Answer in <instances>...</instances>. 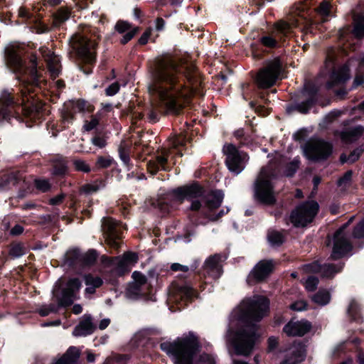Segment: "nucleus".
Returning <instances> with one entry per match:
<instances>
[{
	"label": "nucleus",
	"mask_w": 364,
	"mask_h": 364,
	"mask_svg": "<svg viewBox=\"0 0 364 364\" xmlns=\"http://www.w3.org/2000/svg\"><path fill=\"white\" fill-rule=\"evenodd\" d=\"M184 80L176 64L168 57L158 60L148 90L168 113L178 114L194 93L196 82L188 76Z\"/></svg>",
	"instance_id": "1"
},
{
	"label": "nucleus",
	"mask_w": 364,
	"mask_h": 364,
	"mask_svg": "<svg viewBox=\"0 0 364 364\" xmlns=\"http://www.w3.org/2000/svg\"><path fill=\"white\" fill-rule=\"evenodd\" d=\"M23 51L18 44H9L5 48V60L8 68L16 75V79L21 82V105H26L30 100H33L34 95H29L31 89L27 84L38 85L41 82L40 75L37 70V58L32 55L31 58V67L28 70L23 65L21 58ZM18 104L14 102L11 95L7 90H4L0 95V121L6 120L10 116L9 107ZM20 105V103H18Z\"/></svg>",
	"instance_id": "2"
},
{
	"label": "nucleus",
	"mask_w": 364,
	"mask_h": 364,
	"mask_svg": "<svg viewBox=\"0 0 364 364\" xmlns=\"http://www.w3.org/2000/svg\"><path fill=\"white\" fill-rule=\"evenodd\" d=\"M160 346L174 364H197L196 353L200 345L193 333L177 338L173 342H164Z\"/></svg>",
	"instance_id": "3"
},
{
	"label": "nucleus",
	"mask_w": 364,
	"mask_h": 364,
	"mask_svg": "<svg viewBox=\"0 0 364 364\" xmlns=\"http://www.w3.org/2000/svg\"><path fill=\"white\" fill-rule=\"evenodd\" d=\"M81 287L79 279L73 278L68 281L65 287L60 291V287L55 284L53 289V296L58 305L54 304L42 305L38 312L41 316H46L50 313L58 311V307H65L71 305L77 299L76 294Z\"/></svg>",
	"instance_id": "4"
},
{
	"label": "nucleus",
	"mask_w": 364,
	"mask_h": 364,
	"mask_svg": "<svg viewBox=\"0 0 364 364\" xmlns=\"http://www.w3.org/2000/svg\"><path fill=\"white\" fill-rule=\"evenodd\" d=\"M269 308V301L266 297L255 295L242 300L233 314L239 321H259L267 314Z\"/></svg>",
	"instance_id": "5"
},
{
	"label": "nucleus",
	"mask_w": 364,
	"mask_h": 364,
	"mask_svg": "<svg viewBox=\"0 0 364 364\" xmlns=\"http://www.w3.org/2000/svg\"><path fill=\"white\" fill-rule=\"evenodd\" d=\"M274 174L269 167L262 168L254 184V196L257 200L272 205L276 202V193L272 183Z\"/></svg>",
	"instance_id": "6"
},
{
	"label": "nucleus",
	"mask_w": 364,
	"mask_h": 364,
	"mask_svg": "<svg viewBox=\"0 0 364 364\" xmlns=\"http://www.w3.org/2000/svg\"><path fill=\"white\" fill-rule=\"evenodd\" d=\"M228 337L236 354L247 356L251 353L257 338L256 327L254 325H247L245 329L236 333L233 338L229 332Z\"/></svg>",
	"instance_id": "7"
},
{
	"label": "nucleus",
	"mask_w": 364,
	"mask_h": 364,
	"mask_svg": "<svg viewBox=\"0 0 364 364\" xmlns=\"http://www.w3.org/2000/svg\"><path fill=\"white\" fill-rule=\"evenodd\" d=\"M318 204L314 200L301 204L291 214V223L295 227L306 226L313 221L318 213Z\"/></svg>",
	"instance_id": "8"
},
{
	"label": "nucleus",
	"mask_w": 364,
	"mask_h": 364,
	"mask_svg": "<svg viewBox=\"0 0 364 364\" xmlns=\"http://www.w3.org/2000/svg\"><path fill=\"white\" fill-rule=\"evenodd\" d=\"M223 151L226 156L225 164L229 171L235 174L241 173L249 159L248 156L231 144L225 145Z\"/></svg>",
	"instance_id": "9"
},
{
	"label": "nucleus",
	"mask_w": 364,
	"mask_h": 364,
	"mask_svg": "<svg viewBox=\"0 0 364 364\" xmlns=\"http://www.w3.org/2000/svg\"><path fill=\"white\" fill-rule=\"evenodd\" d=\"M304 153L310 160H323L331 154L332 145L321 139H312L304 146Z\"/></svg>",
	"instance_id": "10"
},
{
	"label": "nucleus",
	"mask_w": 364,
	"mask_h": 364,
	"mask_svg": "<svg viewBox=\"0 0 364 364\" xmlns=\"http://www.w3.org/2000/svg\"><path fill=\"white\" fill-rule=\"evenodd\" d=\"M282 67L279 60L275 59L259 70L257 75V83L259 87L267 88L278 80Z\"/></svg>",
	"instance_id": "11"
},
{
	"label": "nucleus",
	"mask_w": 364,
	"mask_h": 364,
	"mask_svg": "<svg viewBox=\"0 0 364 364\" xmlns=\"http://www.w3.org/2000/svg\"><path fill=\"white\" fill-rule=\"evenodd\" d=\"M70 46L77 53L78 56L87 63H92L95 60L93 50L95 44L80 34L73 35L70 40Z\"/></svg>",
	"instance_id": "12"
},
{
	"label": "nucleus",
	"mask_w": 364,
	"mask_h": 364,
	"mask_svg": "<svg viewBox=\"0 0 364 364\" xmlns=\"http://www.w3.org/2000/svg\"><path fill=\"white\" fill-rule=\"evenodd\" d=\"M176 193L180 200H188L191 202V209L192 210H198L200 208L201 200L200 199L203 197L204 191L198 184L193 183L178 188L176 191Z\"/></svg>",
	"instance_id": "13"
},
{
	"label": "nucleus",
	"mask_w": 364,
	"mask_h": 364,
	"mask_svg": "<svg viewBox=\"0 0 364 364\" xmlns=\"http://www.w3.org/2000/svg\"><path fill=\"white\" fill-rule=\"evenodd\" d=\"M102 229L107 243L114 248H117L119 247L117 240L122 235V225L112 218H107L102 220Z\"/></svg>",
	"instance_id": "14"
},
{
	"label": "nucleus",
	"mask_w": 364,
	"mask_h": 364,
	"mask_svg": "<svg viewBox=\"0 0 364 364\" xmlns=\"http://www.w3.org/2000/svg\"><path fill=\"white\" fill-rule=\"evenodd\" d=\"M353 218L340 228L334 235V245L331 254V257L334 259H339L343 257L351 250V245L348 242L346 235L343 232V230L347 227L349 223L351 222Z\"/></svg>",
	"instance_id": "15"
},
{
	"label": "nucleus",
	"mask_w": 364,
	"mask_h": 364,
	"mask_svg": "<svg viewBox=\"0 0 364 364\" xmlns=\"http://www.w3.org/2000/svg\"><path fill=\"white\" fill-rule=\"evenodd\" d=\"M65 110L62 113L64 122L70 123L74 119L73 112H92L93 107L83 100H77L65 104Z\"/></svg>",
	"instance_id": "16"
},
{
	"label": "nucleus",
	"mask_w": 364,
	"mask_h": 364,
	"mask_svg": "<svg viewBox=\"0 0 364 364\" xmlns=\"http://www.w3.org/2000/svg\"><path fill=\"white\" fill-rule=\"evenodd\" d=\"M311 324L306 320L290 321L284 327V332L289 336H302L310 331Z\"/></svg>",
	"instance_id": "17"
},
{
	"label": "nucleus",
	"mask_w": 364,
	"mask_h": 364,
	"mask_svg": "<svg viewBox=\"0 0 364 364\" xmlns=\"http://www.w3.org/2000/svg\"><path fill=\"white\" fill-rule=\"evenodd\" d=\"M273 267L274 264L272 260L259 262L250 273L248 280L254 279L256 282H260L264 279L272 272Z\"/></svg>",
	"instance_id": "18"
},
{
	"label": "nucleus",
	"mask_w": 364,
	"mask_h": 364,
	"mask_svg": "<svg viewBox=\"0 0 364 364\" xmlns=\"http://www.w3.org/2000/svg\"><path fill=\"white\" fill-rule=\"evenodd\" d=\"M39 51L47 63V66L50 76L53 78L58 77L60 73V65L59 58L47 48L41 47Z\"/></svg>",
	"instance_id": "19"
},
{
	"label": "nucleus",
	"mask_w": 364,
	"mask_h": 364,
	"mask_svg": "<svg viewBox=\"0 0 364 364\" xmlns=\"http://www.w3.org/2000/svg\"><path fill=\"white\" fill-rule=\"evenodd\" d=\"M350 78L349 68L343 65L337 69H333L328 81L326 83L328 89H333L345 83Z\"/></svg>",
	"instance_id": "20"
},
{
	"label": "nucleus",
	"mask_w": 364,
	"mask_h": 364,
	"mask_svg": "<svg viewBox=\"0 0 364 364\" xmlns=\"http://www.w3.org/2000/svg\"><path fill=\"white\" fill-rule=\"evenodd\" d=\"M343 268L342 265L324 264L321 266L318 262H313L304 267L306 272H319L323 277H331Z\"/></svg>",
	"instance_id": "21"
},
{
	"label": "nucleus",
	"mask_w": 364,
	"mask_h": 364,
	"mask_svg": "<svg viewBox=\"0 0 364 364\" xmlns=\"http://www.w3.org/2000/svg\"><path fill=\"white\" fill-rule=\"evenodd\" d=\"M222 257L220 255H214L206 259L204 263L205 272L214 279L218 278L223 272Z\"/></svg>",
	"instance_id": "22"
},
{
	"label": "nucleus",
	"mask_w": 364,
	"mask_h": 364,
	"mask_svg": "<svg viewBox=\"0 0 364 364\" xmlns=\"http://www.w3.org/2000/svg\"><path fill=\"white\" fill-rule=\"evenodd\" d=\"M94 329L91 317L87 316L75 328L73 334L75 336H85L91 334Z\"/></svg>",
	"instance_id": "23"
},
{
	"label": "nucleus",
	"mask_w": 364,
	"mask_h": 364,
	"mask_svg": "<svg viewBox=\"0 0 364 364\" xmlns=\"http://www.w3.org/2000/svg\"><path fill=\"white\" fill-rule=\"evenodd\" d=\"M80 356V350L76 347H70L66 353L53 364H77Z\"/></svg>",
	"instance_id": "24"
},
{
	"label": "nucleus",
	"mask_w": 364,
	"mask_h": 364,
	"mask_svg": "<svg viewBox=\"0 0 364 364\" xmlns=\"http://www.w3.org/2000/svg\"><path fill=\"white\" fill-rule=\"evenodd\" d=\"M167 160V152H164L163 153V155L156 156L154 161H150L147 164L148 171L151 174H155L159 170L160 168L164 171L167 170L166 167Z\"/></svg>",
	"instance_id": "25"
},
{
	"label": "nucleus",
	"mask_w": 364,
	"mask_h": 364,
	"mask_svg": "<svg viewBox=\"0 0 364 364\" xmlns=\"http://www.w3.org/2000/svg\"><path fill=\"white\" fill-rule=\"evenodd\" d=\"M84 280L86 285L85 292L88 294H94L95 289L100 287L103 283L102 279L100 277H94L91 274L85 275Z\"/></svg>",
	"instance_id": "26"
},
{
	"label": "nucleus",
	"mask_w": 364,
	"mask_h": 364,
	"mask_svg": "<svg viewBox=\"0 0 364 364\" xmlns=\"http://www.w3.org/2000/svg\"><path fill=\"white\" fill-rule=\"evenodd\" d=\"M364 133V127H356L341 132V137L345 142H353L357 140Z\"/></svg>",
	"instance_id": "27"
},
{
	"label": "nucleus",
	"mask_w": 364,
	"mask_h": 364,
	"mask_svg": "<svg viewBox=\"0 0 364 364\" xmlns=\"http://www.w3.org/2000/svg\"><path fill=\"white\" fill-rule=\"evenodd\" d=\"M224 194L220 191H215L211 192L207 197V206L210 209L218 208L223 201Z\"/></svg>",
	"instance_id": "28"
},
{
	"label": "nucleus",
	"mask_w": 364,
	"mask_h": 364,
	"mask_svg": "<svg viewBox=\"0 0 364 364\" xmlns=\"http://www.w3.org/2000/svg\"><path fill=\"white\" fill-rule=\"evenodd\" d=\"M291 351L294 353L293 363H289L286 361L284 362L282 364H295V363H300L304 360L306 354V348L304 345L301 343L294 345L292 348Z\"/></svg>",
	"instance_id": "29"
},
{
	"label": "nucleus",
	"mask_w": 364,
	"mask_h": 364,
	"mask_svg": "<svg viewBox=\"0 0 364 364\" xmlns=\"http://www.w3.org/2000/svg\"><path fill=\"white\" fill-rule=\"evenodd\" d=\"M105 184L102 181H95L86 183L81 188V191L85 194H93L105 187Z\"/></svg>",
	"instance_id": "30"
},
{
	"label": "nucleus",
	"mask_w": 364,
	"mask_h": 364,
	"mask_svg": "<svg viewBox=\"0 0 364 364\" xmlns=\"http://www.w3.org/2000/svg\"><path fill=\"white\" fill-rule=\"evenodd\" d=\"M311 299L314 303L320 306H324L329 303L331 296L328 291L321 290L314 294Z\"/></svg>",
	"instance_id": "31"
},
{
	"label": "nucleus",
	"mask_w": 364,
	"mask_h": 364,
	"mask_svg": "<svg viewBox=\"0 0 364 364\" xmlns=\"http://www.w3.org/2000/svg\"><path fill=\"white\" fill-rule=\"evenodd\" d=\"M267 240L271 245L279 246L284 242V236L279 232L270 230L267 235Z\"/></svg>",
	"instance_id": "32"
},
{
	"label": "nucleus",
	"mask_w": 364,
	"mask_h": 364,
	"mask_svg": "<svg viewBox=\"0 0 364 364\" xmlns=\"http://www.w3.org/2000/svg\"><path fill=\"white\" fill-rule=\"evenodd\" d=\"M141 294V287L131 283L126 291V296L129 299H136Z\"/></svg>",
	"instance_id": "33"
},
{
	"label": "nucleus",
	"mask_w": 364,
	"mask_h": 364,
	"mask_svg": "<svg viewBox=\"0 0 364 364\" xmlns=\"http://www.w3.org/2000/svg\"><path fill=\"white\" fill-rule=\"evenodd\" d=\"M361 152V149H357L354 150L353 152H351V154L348 156L345 154H342L340 159L341 161L343 164L346 162L353 163L354 161L358 159Z\"/></svg>",
	"instance_id": "34"
},
{
	"label": "nucleus",
	"mask_w": 364,
	"mask_h": 364,
	"mask_svg": "<svg viewBox=\"0 0 364 364\" xmlns=\"http://www.w3.org/2000/svg\"><path fill=\"white\" fill-rule=\"evenodd\" d=\"M113 264L117 265V272L119 274H122L124 272H128L129 270V265L127 262H125L124 259L122 258H115L112 260Z\"/></svg>",
	"instance_id": "35"
},
{
	"label": "nucleus",
	"mask_w": 364,
	"mask_h": 364,
	"mask_svg": "<svg viewBox=\"0 0 364 364\" xmlns=\"http://www.w3.org/2000/svg\"><path fill=\"white\" fill-rule=\"evenodd\" d=\"M70 17V12L68 9H60L55 15L56 23H60L65 21Z\"/></svg>",
	"instance_id": "36"
},
{
	"label": "nucleus",
	"mask_w": 364,
	"mask_h": 364,
	"mask_svg": "<svg viewBox=\"0 0 364 364\" xmlns=\"http://www.w3.org/2000/svg\"><path fill=\"white\" fill-rule=\"evenodd\" d=\"M132 278L134 279L132 284H136L137 286L140 287L146 283V276L139 272H134L132 273Z\"/></svg>",
	"instance_id": "37"
},
{
	"label": "nucleus",
	"mask_w": 364,
	"mask_h": 364,
	"mask_svg": "<svg viewBox=\"0 0 364 364\" xmlns=\"http://www.w3.org/2000/svg\"><path fill=\"white\" fill-rule=\"evenodd\" d=\"M113 162L112 158L108 156V157H104V156H100L98 157L96 164L98 168H105L109 167Z\"/></svg>",
	"instance_id": "38"
},
{
	"label": "nucleus",
	"mask_w": 364,
	"mask_h": 364,
	"mask_svg": "<svg viewBox=\"0 0 364 364\" xmlns=\"http://www.w3.org/2000/svg\"><path fill=\"white\" fill-rule=\"evenodd\" d=\"M318 284V279L315 277H309L305 282V288L309 291H314Z\"/></svg>",
	"instance_id": "39"
},
{
	"label": "nucleus",
	"mask_w": 364,
	"mask_h": 364,
	"mask_svg": "<svg viewBox=\"0 0 364 364\" xmlns=\"http://www.w3.org/2000/svg\"><path fill=\"white\" fill-rule=\"evenodd\" d=\"M73 164L75 166V168L77 171H80L85 173H87L90 171V168L87 164H86L85 161L82 160H75L73 161Z\"/></svg>",
	"instance_id": "40"
},
{
	"label": "nucleus",
	"mask_w": 364,
	"mask_h": 364,
	"mask_svg": "<svg viewBox=\"0 0 364 364\" xmlns=\"http://www.w3.org/2000/svg\"><path fill=\"white\" fill-rule=\"evenodd\" d=\"M353 34L358 38H362L364 36L363 21H358L355 23L353 28Z\"/></svg>",
	"instance_id": "41"
},
{
	"label": "nucleus",
	"mask_w": 364,
	"mask_h": 364,
	"mask_svg": "<svg viewBox=\"0 0 364 364\" xmlns=\"http://www.w3.org/2000/svg\"><path fill=\"white\" fill-rule=\"evenodd\" d=\"M198 363H200L202 364H215L214 358L211 355L205 353L200 355L199 358L196 357V363L198 364Z\"/></svg>",
	"instance_id": "42"
},
{
	"label": "nucleus",
	"mask_w": 364,
	"mask_h": 364,
	"mask_svg": "<svg viewBox=\"0 0 364 364\" xmlns=\"http://www.w3.org/2000/svg\"><path fill=\"white\" fill-rule=\"evenodd\" d=\"M275 29L277 33L286 35L290 30V26L287 22L280 21L275 25Z\"/></svg>",
	"instance_id": "43"
},
{
	"label": "nucleus",
	"mask_w": 364,
	"mask_h": 364,
	"mask_svg": "<svg viewBox=\"0 0 364 364\" xmlns=\"http://www.w3.org/2000/svg\"><path fill=\"white\" fill-rule=\"evenodd\" d=\"M299 161L297 160V159H294L292 162H291L286 171H285V175L287 176H291L297 170V168H299Z\"/></svg>",
	"instance_id": "44"
},
{
	"label": "nucleus",
	"mask_w": 364,
	"mask_h": 364,
	"mask_svg": "<svg viewBox=\"0 0 364 364\" xmlns=\"http://www.w3.org/2000/svg\"><path fill=\"white\" fill-rule=\"evenodd\" d=\"M353 235L356 238L364 237V219L355 228Z\"/></svg>",
	"instance_id": "45"
},
{
	"label": "nucleus",
	"mask_w": 364,
	"mask_h": 364,
	"mask_svg": "<svg viewBox=\"0 0 364 364\" xmlns=\"http://www.w3.org/2000/svg\"><path fill=\"white\" fill-rule=\"evenodd\" d=\"M313 100H309L305 102H302L296 106V109L301 113H306L310 107L313 105Z\"/></svg>",
	"instance_id": "46"
},
{
	"label": "nucleus",
	"mask_w": 364,
	"mask_h": 364,
	"mask_svg": "<svg viewBox=\"0 0 364 364\" xmlns=\"http://www.w3.org/2000/svg\"><path fill=\"white\" fill-rule=\"evenodd\" d=\"M122 258L124 259V262H127L129 265L131 264H134L137 262L138 256L134 252H127L123 255Z\"/></svg>",
	"instance_id": "47"
},
{
	"label": "nucleus",
	"mask_w": 364,
	"mask_h": 364,
	"mask_svg": "<svg viewBox=\"0 0 364 364\" xmlns=\"http://www.w3.org/2000/svg\"><path fill=\"white\" fill-rule=\"evenodd\" d=\"M261 43L264 46H265L267 47H269V48L275 47L277 44L276 39H274L273 37L269 36L262 37L261 38Z\"/></svg>",
	"instance_id": "48"
},
{
	"label": "nucleus",
	"mask_w": 364,
	"mask_h": 364,
	"mask_svg": "<svg viewBox=\"0 0 364 364\" xmlns=\"http://www.w3.org/2000/svg\"><path fill=\"white\" fill-rule=\"evenodd\" d=\"M35 185L36 188L43 191H47L50 188V183L47 180H36Z\"/></svg>",
	"instance_id": "49"
},
{
	"label": "nucleus",
	"mask_w": 364,
	"mask_h": 364,
	"mask_svg": "<svg viewBox=\"0 0 364 364\" xmlns=\"http://www.w3.org/2000/svg\"><path fill=\"white\" fill-rule=\"evenodd\" d=\"M99 123V120L95 117H92L90 122L86 121L84 124L83 128L86 131H90L95 129Z\"/></svg>",
	"instance_id": "50"
},
{
	"label": "nucleus",
	"mask_w": 364,
	"mask_h": 364,
	"mask_svg": "<svg viewBox=\"0 0 364 364\" xmlns=\"http://www.w3.org/2000/svg\"><path fill=\"white\" fill-rule=\"evenodd\" d=\"M307 304L304 301H297L290 306V309L294 311H304L306 309Z\"/></svg>",
	"instance_id": "51"
},
{
	"label": "nucleus",
	"mask_w": 364,
	"mask_h": 364,
	"mask_svg": "<svg viewBox=\"0 0 364 364\" xmlns=\"http://www.w3.org/2000/svg\"><path fill=\"white\" fill-rule=\"evenodd\" d=\"M119 90V85L118 82H114L110 85L106 90L105 93L108 96H113Z\"/></svg>",
	"instance_id": "52"
},
{
	"label": "nucleus",
	"mask_w": 364,
	"mask_h": 364,
	"mask_svg": "<svg viewBox=\"0 0 364 364\" xmlns=\"http://www.w3.org/2000/svg\"><path fill=\"white\" fill-rule=\"evenodd\" d=\"M329 4L327 1H323L317 9V11L321 15L327 16L329 14Z\"/></svg>",
	"instance_id": "53"
},
{
	"label": "nucleus",
	"mask_w": 364,
	"mask_h": 364,
	"mask_svg": "<svg viewBox=\"0 0 364 364\" xmlns=\"http://www.w3.org/2000/svg\"><path fill=\"white\" fill-rule=\"evenodd\" d=\"M130 24L126 21H118L115 26V29L120 33L130 29Z\"/></svg>",
	"instance_id": "54"
},
{
	"label": "nucleus",
	"mask_w": 364,
	"mask_h": 364,
	"mask_svg": "<svg viewBox=\"0 0 364 364\" xmlns=\"http://www.w3.org/2000/svg\"><path fill=\"white\" fill-rule=\"evenodd\" d=\"M96 258H97L96 251L93 250H90L85 255L84 259L87 264H92L95 261Z\"/></svg>",
	"instance_id": "55"
},
{
	"label": "nucleus",
	"mask_w": 364,
	"mask_h": 364,
	"mask_svg": "<svg viewBox=\"0 0 364 364\" xmlns=\"http://www.w3.org/2000/svg\"><path fill=\"white\" fill-rule=\"evenodd\" d=\"M23 254L24 250L20 245H15L10 250V255L14 257H19Z\"/></svg>",
	"instance_id": "56"
},
{
	"label": "nucleus",
	"mask_w": 364,
	"mask_h": 364,
	"mask_svg": "<svg viewBox=\"0 0 364 364\" xmlns=\"http://www.w3.org/2000/svg\"><path fill=\"white\" fill-rule=\"evenodd\" d=\"M351 177H352V171H347L344 174V176L338 181V185L339 186L346 185L347 183H348L350 181Z\"/></svg>",
	"instance_id": "57"
},
{
	"label": "nucleus",
	"mask_w": 364,
	"mask_h": 364,
	"mask_svg": "<svg viewBox=\"0 0 364 364\" xmlns=\"http://www.w3.org/2000/svg\"><path fill=\"white\" fill-rule=\"evenodd\" d=\"M136 28L132 29L129 31L127 33H126L122 38L121 39V43L122 44H126L127 42H129L136 34Z\"/></svg>",
	"instance_id": "58"
},
{
	"label": "nucleus",
	"mask_w": 364,
	"mask_h": 364,
	"mask_svg": "<svg viewBox=\"0 0 364 364\" xmlns=\"http://www.w3.org/2000/svg\"><path fill=\"white\" fill-rule=\"evenodd\" d=\"M358 309V304L355 301H352L348 307V313L351 314L352 316L355 317Z\"/></svg>",
	"instance_id": "59"
},
{
	"label": "nucleus",
	"mask_w": 364,
	"mask_h": 364,
	"mask_svg": "<svg viewBox=\"0 0 364 364\" xmlns=\"http://www.w3.org/2000/svg\"><path fill=\"white\" fill-rule=\"evenodd\" d=\"M171 269L174 271V272H177V271H181V272H186L189 270V268L188 266H186V265H182L179 263H173L171 264Z\"/></svg>",
	"instance_id": "60"
},
{
	"label": "nucleus",
	"mask_w": 364,
	"mask_h": 364,
	"mask_svg": "<svg viewBox=\"0 0 364 364\" xmlns=\"http://www.w3.org/2000/svg\"><path fill=\"white\" fill-rule=\"evenodd\" d=\"M92 144L99 148H103L106 145L105 140L100 136H95L92 139Z\"/></svg>",
	"instance_id": "61"
},
{
	"label": "nucleus",
	"mask_w": 364,
	"mask_h": 364,
	"mask_svg": "<svg viewBox=\"0 0 364 364\" xmlns=\"http://www.w3.org/2000/svg\"><path fill=\"white\" fill-rule=\"evenodd\" d=\"M181 294L185 295L187 298L190 299L193 295V290L191 287H184L181 289Z\"/></svg>",
	"instance_id": "62"
},
{
	"label": "nucleus",
	"mask_w": 364,
	"mask_h": 364,
	"mask_svg": "<svg viewBox=\"0 0 364 364\" xmlns=\"http://www.w3.org/2000/svg\"><path fill=\"white\" fill-rule=\"evenodd\" d=\"M155 24H156V29L157 31H161L164 28L165 21L162 18H157L156 19Z\"/></svg>",
	"instance_id": "63"
},
{
	"label": "nucleus",
	"mask_w": 364,
	"mask_h": 364,
	"mask_svg": "<svg viewBox=\"0 0 364 364\" xmlns=\"http://www.w3.org/2000/svg\"><path fill=\"white\" fill-rule=\"evenodd\" d=\"M150 33H151L150 31H147L144 32L139 40V43L142 44V45L146 44L148 41Z\"/></svg>",
	"instance_id": "64"
}]
</instances>
